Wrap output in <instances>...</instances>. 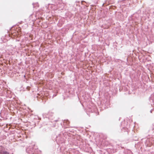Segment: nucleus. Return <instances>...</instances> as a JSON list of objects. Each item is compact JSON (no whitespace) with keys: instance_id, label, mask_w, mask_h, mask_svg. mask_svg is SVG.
I'll use <instances>...</instances> for the list:
<instances>
[{"instance_id":"obj_1","label":"nucleus","mask_w":154,"mask_h":154,"mask_svg":"<svg viewBox=\"0 0 154 154\" xmlns=\"http://www.w3.org/2000/svg\"><path fill=\"white\" fill-rule=\"evenodd\" d=\"M0 154H9V153L7 152H4L2 153H1Z\"/></svg>"}]
</instances>
